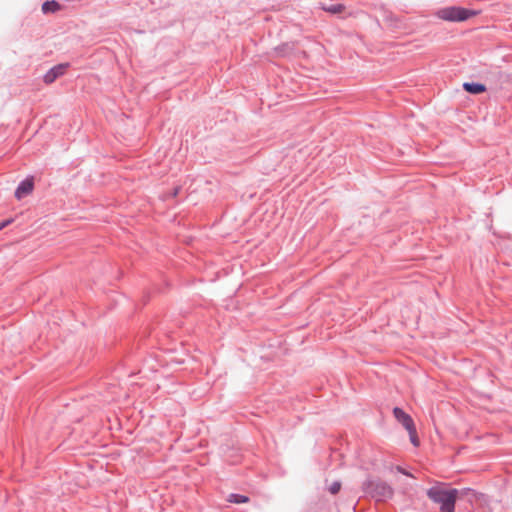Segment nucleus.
I'll return each instance as SVG.
<instances>
[{
    "label": "nucleus",
    "instance_id": "nucleus-1",
    "mask_svg": "<svg viewBox=\"0 0 512 512\" xmlns=\"http://www.w3.org/2000/svg\"><path fill=\"white\" fill-rule=\"evenodd\" d=\"M427 496L440 505V512H454L458 497L457 489H448L444 485H436L427 490Z\"/></svg>",
    "mask_w": 512,
    "mask_h": 512
},
{
    "label": "nucleus",
    "instance_id": "nucleus-2",
    "mask_svg": "<svg viewBox=\"0 0 512 512\" xmlns=\"http://www.w3.org/2000/svg\"><path fill=\"white\" fill-rule=\"evenodd\" d=\"M478 12L462 7L449 6L436 11L435 15L444 21L449 22H463L471 17H474Z\"/></svg>",
    "mask_w": 512,
    "mask_h": 512
},
{
    "label": "nucleus",
    "instance_id": "nucleus-3",
    "mask_svg": "<svg viewBox=\"0 0 512 512\" xmlns=\"http://www.w3.org/2000/svg\"><path fill=\"white\" fill-rule=\"evenodd\" d=\"M393 414H394L395 418L408 431L411 444L415 447L419 446L420 442L417 437L416 428H415L413 419L406 412H404L401 408H398V407H395L393 409Z\"/></svg>",
    "mask_w": 512,
    "mask_h": 512
},
{
    "label": "nucleus",
    "instance_id": "nucleus-4",
    "mask_svg": "<svg viewBox=\"0 0 512 512\" xmlns=\"http://www.w3.org/2000/svg\"><path fill=\"white\" fill-rule=\"evenodd\" d=\"M365 490L374 497L378 498H389L392 496L393 491L385 483H375L369 481L365 484Z\"/></svg>",
    "mask_w": 512,
    "mask_h": 512
},
{
    "label": "nucleus",
    "instance_id": "nucleus-5",
    "mask_svg": "<svg viewBox=\"0 0 512 512\" xmlns=\"http://www.w3.org/2000/svg\"><path fill=\"white\" fill-rule=\"evenodd\" d=\"M67 63H62L54 66L51 68L43 77V81L45 84H51L53 83L58 77L65 74L67 68Z\"/></svg>",
    "mask_w": 512,
    "mask_h": 512
},
{
    "label": "nucleus",
    "instance_id": "nucleus-6",
    "mask_svg": "<svg viewBox=\"0 0 512 512\" xmlns=\"http://www.w3.org/2000/svg\"><path fill=\"white\" fill-rule=\"evenodd\" d=\"M32 192V178L25 179L16 189L15 197L21 200L30 195Z\"/></svg>",
    "mask_w": 512,
    "mask_h": 512
},
{
    "label": "nucleus",
    "instance_id": "nucleus-7",
    "mask_svg": "<svg viewBox=\"0 0 512 512\" xmlns=\"http://www.w3.org/2000/svg\"><path fill=\"white\" fill-rule=\"evenodd\" d=\"M463 88L465 89V91L472 94H480L485 92L486 90V87L480 83H464Z\"/></svg>",
    "mask_w": 512,
    "mask_h": 512
},
{
    "label": "nucleus",
    "instance_id": "nucleus-8",
    "mask_svg": "<svg viewBox=\"0 0 512 512\" xmlns=\"http://www.w3.org/2000/svg\"><path fill=\"white\" fill-rule=\"evenodd\" d=\"M61 9V6L58 2L52 0V1H46L42 5V11L43 13H55Z\"/></svg>",
    "mask_w": 512,
    "mask_h": 512
},
{
    "label": "nucleus",
    "instance_id": "nucleus-9",
    "mask_svg": "<svg viewBox=\"0 0 512 512\" xmlns=\"http://www.w3.org/2000/svg\"><path fill=\"white\" fill-rule=\"evenodd\" d=\"M229 502H233L236 504L247 503L249 501L247 496L239 495V494H231L228 499Z\"/></svg>",
    "mask_w": 512,
    "mask_h": 512
},
{
    "label": "nucleus",
    "instance_id": "nucleus-10",
    "mask_svg": "<svg viewBox=\"0 0 512 512\" xmlns=\"http://www.w3.org/2000/svg\"><path fill=\"white\" fill-rule=\"evenodd\" d=\"M324 10L332 14H339L345 10V6L343 4H335L329 7H324Z\"/></svg>",
    "mask_w": 512,
    "mask_h": 512
},
{
    "label": "nucleus",
    "instance_id": "nucleus-11",
    "mask_svg": "<svg viewBox=\"0 0 512 512\" xmlns=\"http://www.w3.org/2000/svg\"><path fill=\"white\" fill-rule=\"evenodd\" d=\"M341 490V482L340 481H334L328 486V491L332 495H336Z\"/></svg>",
    "mask_w": 512,
    "mask_h": 512
},
{
    "label": "nucleus",
    "instance_id": "nucleus-12",
    "mask_svg": "<svg viewBox=\"0 0 512 512\" xmlns=\"http://www.w3.org/2000/svg\"><path fill=\"white\" fill-rule=\"evenodd\" d=\"M9 221H4L2 223H0V230H2L4 227H6L8 225Z\"/></svg>",
    "mask_w": 512,
    "mask_h": 512
}]
</instances>
